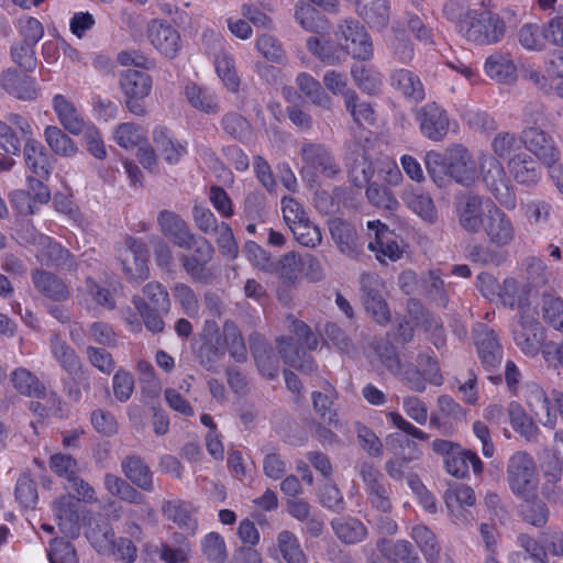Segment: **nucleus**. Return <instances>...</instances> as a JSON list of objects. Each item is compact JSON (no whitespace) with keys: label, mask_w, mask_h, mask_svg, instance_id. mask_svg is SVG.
Listing matches in <instances>:
<instances>
[{"label":"nucleus","mask_w":563,"mask_h":563,"mask_svg":"<svg viewBox=\"0 0 563 563\" xmlns=\"http://www.w3.org/2000/svg\"><path fill=\"white\" fill-rule=\"evenodd\" d=\"M373 350L384 367L411 391L423 393L427 385L441 386L443 376L437 358L428 353L417 356V364H402L397 349L388 340H377Z\"/></svg>","instance_id":"nucleus-1"},{"label":"nucleus","mask_w":563,"mask_h":563,"mask_svg":"<svg viewBox=\"0 0 563 563\" xmlns=\"http://www.w3.org/2000/svg\"><path fill=\"white\" fill-rule=\"evenodd\" d=\"M424 165L433 183L442 188L451 179L463 187H472L479 178L477 163L472 153L462 144H454L442 154L429 151Z\"/></svg>","instance_id":"nucleus-2"},{"label":"nucleus","mask_w":563,"mask_h":563,"mask_svg":"<svg viewBox=\"0 0 563 563\" xmlns=\"http://www.w3.org/2000/svg\"><path fill=\"white\" fill-rule=\"evenodd\" d=\"M132 303L140 313L145 328L152 333L165 329L164 317L170 311L169 294L159 282H150L142 288L141 295L132 297Z\"/></svg>","instance_id":"nucleus-3"},{"label":"nucleus","mask_w":563,"mask_h":563,"mask_svg":"<svg viewBox=\"0 0 563 563\" xmlns=\"http://www.w3.org/2000/svg\"><path fill=\"white\" fill-rule=\"evenodd\" d=\"M459 33L477 45H492L500 42L506 33L504 19L487 10H466L459 23Z\"/></svg>","instance_id":"nucleus-4"},{"label":"nucleus","mask_w":563,"mask_h":563,"mask_svg":"<svg viewBox=\"0 0 563 563\" xmlns=\"http://www.w3.org/2000/svg\"><path fill=\"white\" fill-rule=\"evenodd\" d=\"M507 481L511 492L520 498H533L538 494V473L533 457L517 451L508 460Z\"/></svg>","instance_id":"nucleus-5"},{"label":"nucleus","mask_w":563,"mask_h":563,"mask_svg":"<svg viewBox=\"0 0 563 563\" xmlns=\"http://www.w3.org/2000/svg\"><path fill=\"white\" fill-rule=\"evenodd\" d=\"M481 176L487 190L500 206L511 210L516 207V195L503 164L494 156L483 154L479 157Z\"/></svg>","instance_id":"nucleus-6"},{"label":"nucleus","mask_w":563,"mask_h":563,"mask_svg":"<svg viewBox=\"0 0 563 563\" xmlns=\"http://www.w3.org/2000/svg\"><path fill=\"white\" fill-rule=\"evenodd\" d=\"M475 346L481 365L488 373V379L494 384L503 382L501 374L497 373L504 357V350L496 332L485 324H477L474 329Z\"/></svg>","instance_id":"nucleus-7"},{"label":"nucleus","mask_w":563,"mask_h":563,"mask_svg":"<svg viewBox=\"0 0 563 563\" xmlns=\"http://www.w3.org/2000/svg\"><path fill=\"white\" fill-rule=\"evenodd\" d=\"M361 299L367 313L379 324L390 321V311L385 300V284L375 273H364L360 278Z\"/></svg>","instance_id":"nucleus-8"},{"label":"nucleus","mask_w":563,"mask_h":563,"mask_svg":"<svg viewBox=\"0 0 563 563\" xmlns=\"http://www.w3.org/2000/svg\"><path fill=\"white\" fill-rule=\"evenodd\" d=\"M358 475L364 483L371 507L384 515L391 512L390 487L386 485L382 472L372 463L362 462L358 465Z\"/></svg>","instance_id":"nucleus-9"},{"label":"nucleus","mask_w":563,"mask_h":563,"mask_svg":"<svg viewBox=\"0 0 563 563\" xmlns=\"http://www.w3.org/2000/svg\"><path fill=\"white\" fill-rule=\"evenodd\" d=\"M335 37L345 56L367 60L373 56V44L365 27L355 20H344L335 32Z\"/></svg>","instance_id":"nucleus-10"},{"label":"nucleus","mask_w":563,"mask_h":563,"mask_svg":"<svg viewBox=\"0 0 563 563\" xmlns=\"http://www.w3.org/2000/svg\"><path fill=\"white\" fill-rule=\"evenodd\" d=\"M489 198L475 192H467L456 203L459 225L470 234H478L487 219Z\"/></svg>","instance_id":"nucleus-11"},{"label":"nucleus","mask_w":563,"mask_h":563,"mask_svg":"<svg viewBox=\"0 0 563 563\" xmlns=\"http://www.w3.org/2000/svg\"><path fill=\"white\" fill-rule=\"evenodd\" d=\"M415 119L421 134L434 142L444 140L453 123L446 110L437 102H428L418 108L415 111Z\"/></svg>","instance_id":"nucleus-12"},{"label":"nucleus","mask_w":563,"mask_h":563,"mask_svg":"<svg viewBox=\"0 0 563 563\" xmlns=\"http://www.w3.org/2000/svg\"><path fill=\"white\" fill-rule=\"evenodd\" d=\"M482 232L485 233L489 244L495 247L510 245L517 235L511 218L495 202H488L487 219Z\"/></svg>","instance_id":"nucleus-13"},{"label":"nucleus","mask_w":563,"mask_h":563,"mask_svg":"<svg viewBox=\"0 0 563 563\" xmlns=\"http://www.w3.org/2000/svg\"><path fill=\"white\" fill-rule=\"evenodd\" d=\"M119 260L130 282L140 283L148 278L147 247L143 241L128 236L124 249L120 251Z\"/></svg>","instance_id":"nucleus-14"},{"label":"nucleus","mask_w":563,"mask_h":563,"mask_svg":"<svg viewBox=\"0 0 563 563\" xmlns=\"http://www.w3.org/2000/svg\"><path fill=\"white\" fill-rule=\"evenodd\" d=\"M514 341L522 353L529 356L538 354L543 341V328L534 318L531 309L523 310L512 328Z\"/></svg>","instance_id":"nucleus-15"},{"label":"nucleus","mask_w":563,"mask_h":563,"mask_svg":"<svg viewBox=\"0 0 563 563\" xmlns=\"http://www.w3.org/2000/svg\"><path fill=\"white\" fill-rule=\"evenodd\" d=\"M520 142L547 166L559 161L560 151L553 137L544 130L537 126L526 128L521 132Z\"/></svg>","instance_id":"nucleus-16"},{"label":"nucleus","mask_w":563,"mask_h":563,"mask_svg":"<svg viewBox=\"0 0 563 563\" xmlns=\"http://www.w3.org/2000/svg\"><path fill=\"white\" fill-rule=\"evenodd\" d=\"M445 506L456 525H466L474 517L467 507H472L476 503L474 490L464 484H457L449 487L444 493Z\"/></svg>","instance_id":"nucleus-17"},{"label":"nucleus","mask_w":563,"mask_h":563,"mask_svg":"<svg viewBox=\"0 0 563 563\" xmlns=\"http://www.w3.org/2000/svg\"><path fill=\"white\" fill-rule=\"evenodd\" d=\"M57 526L63 534L76 538L80 531L78 504L73 494L63 495L52 504Z\"/></svg>","instance_id":"nucleus-18"},{"label":"nucleus","mask_w":563,"mask_h":563,"mask_svg":"<svg viewBox=\"0 0 563 563\" xmlns=\"http://www.w3.org/2000/svg\"><path fill=\"white\" fill-rule=\"evenodd\" d=\"M367 227L369 230H375V240L369 242L368 249L375 252L376 258L380 263H385L386 260L396 262L401 257L402 250L387 225L379 221H369Z\"/></svg>","instance_id":"nucleus-19"},{"label":"nucleus","mask_w":563,"mask_h":563,"mask_svg":"<svg viewBox=\"0 0 563 563\" xmlns=\"http://www.w3.org/2000/svg\"><path fill=\"white\" fill-rule=\"evenodd\" d=\"M301 156L308 167L320 172L324 177L334 178L341 174V167L333 154L322 144L306 143Z\"/></svg>","instance_id":"nucleus-20"},{"label":"nucleus","mask_w":563,"mask_h":563,"mask_svg":"<svg viewBox=\"0 0 563 563\" xmlns=\"http://www.w3.org/2000/svg\"><path fill=\"white\" fill-rule=\"evenodd\" d=\"M147 35L152 45L167 58L173 59L178 55L181 40L176 29L154 20L148 25Z\"/></svg>","instance_id":"nucleus-21"},{"label":"nucleus","mask_w":563,"mask_h":563,"mask_svg":"<svg viewBox=\"0 0 563 563\" xmlns=\"http://www.w3.org/2000/svg\"><path fill=\"white\" fill-rule=\"evenodd\" d=\"M121 472L137 489L154 490V473L145 460L137 454H128L121 460Z\"/></svg>","instance_id":"nucleus-22"},{"label":"nucleus","mask_w":563,"mask_h":563,"mask_svg":"<svg viewBox=\"0 0 563 563\" xmlns=\"http://www.w3.org/2000/svg\"><path fill=\"white\" fill-rule=\"evenodd\" d=\"M523 398L530 411L539 419V421L548 428L553 429L556 417L551 412L550 398L536 383H527L523 386Z\"/></svg>","instance_id":"nucleus-23"},{"label":"nucleus","mask_w":563,"mask_h":563,"mask_svg":"<svg viewBox=\"0 0 563 563\" xmlns=\"http://www.w3.org/2000/svg\"><path fill=\"white\" fill-rule=\"evenodd\" d=\"M389 81L390 86L410 102L419 103L426 98L421 79L409 69H394L389 75Z\"/></svg>","instance_id":"nucleus-24"},{"label":"nucleus","mask_w":563,"mask_h":563,"mask_svg":"<svg viewBox=\"0 0 563 563\" xmlns=\"http://www.w3.org/2000/svg\"><path fill=\"white\" fill-rule=\"evenodd\" d=\"M278 353L283 357L284 362L291 367L301 371L305 374H311L316 371L317 365L310 354H308L300 344V346L294 343L291 336H282L277 339Z\"/></svg>","instance_id":"nucleus-25"},{"label":"nucleus","mask_w":563,"mask_h":563,"mask_svg":"<svg viewBox=\"0 0 563 563\" xmlns=\"http://www.w3.org/2000/svg\"><path fill=\"white\" fill-rule=\"evenodd\" d=\"M157 223L161 232L178 246H187V241L192 239V232L188 223L177 213L169 210H162L157 216Z\"/></svg>","instance_id":"nucleus-26"},{"label":"nucleus","mask_w":563,"mask_h":563,"mask_svg":"<svg viewBox=\"0 0 563 563\" xmlns=\"http://www.w3.org/2000/svg\"><path fill=\"white\" fill-rule=\"evenodd\" d=\"M195 512L194 505L181 499L166 500L162 505L164 517L191 534H195L198 527Z\"/></svg>","instance_id":"nucleus-27"},{"label":"nucleus","mask_w":563,"mask_h":563,"mask_svg":"<svg viewBox=\"0 0 563 563\" xmlns=\"http://www.w3.org/2000/svg\"><path fill=\"white\" fill-rule=\"evenodd\" d=\"M155 553L164 563H187L192 553V544L185 534L174 532L167 541L156 547Z\"/></svg>","instance_id":"nucleus-28"},{"label":"nucleus","mask_w":563,"mask_h":563,"mask_svg":"<svg viewBox=\"0 0 563 563\" xmlns=\"http://www.w3.org/2000/svg\"><path fill=\"white\" fill-rule=\"evenodd\" d=\"M31 278L35 289L51 300L64 301L70 296L65 282L51 272L34 269L31 273Z\"/></svg>","instance_id":"nucleus-29"},{"label":"nucleus","mask_w":563,"mask_h":563,"mask_svg":"<svg viewBox=\"0 0 563 563\" xmlns=\"http://www.w3.org/2000/svg\"><path fill=\"white\" fill-rule=\"evenodd\" d=\"M41 249L37 257L47 265L65 271L77 269V263L73 254L60 244L49 238L43 236L40 242Z\"/></svg>","instance_id":"nucleus-30"},{"label":"nucleus","mask_w":563,"mask_h":563,"mask_svg":"<svg viewBox=\"0 0 563 563\" xmlns=\"http://www.w3.org/2000/svg\"><path fill=\"white\" fill-rule=\"evenodd\" d=\"M330 527L334 536L346 545L361 543L368 534L366 526L352 516L335 517L330 521Z\"/></svg>","instance_id":"nucleus-31"},{"label":"nucleus","mask_w":563,"mask_h":563,"mask_svg":"<svg viewBox=\"0 0 563 563\" xmlns=\"http://www.w3.org/2000/svg\"><path fill=\"white\" fill-rule=\"evenodd\" d=\"M355 10L372 29L383 30L389 23V0H356Z\"/></svg>","instance_id":"nucleus-32"},{"label":"nucleus","mask_w":563,"mask_h":563,"mask_svg":"<svg viewBox=\"0 0 563 563\" xmlns=\"http://www.w3.org/2000/svg\"><path fill=\"white\" fill-rule=\"evenodd\" d=\"M331 238L338 250L347 256H354L358 253L357 231L353 224L340 218L329 221Z\"/></svg>","instance_id":"nucleus-33"},{"label":"nucleus","mask_w":563,"mask_h":563,"mask_svg":"<svg viewBox=\"0 0 563 563\" xmlns=\"http://www.w3.org/2000/svg\"><path fill=\"white\" fill-rule=\"evenodd\" d=\"M153 141L155 150L169 165L179 163L187 153V144L175 140L166 128L157 126L153 131Z\"/></svg>","instance_id":"nucleus-34"},{"label":"nucleus","mask_w":563,"mask_h":563,"mask_svg":"<svg viewBox=\"0 0 563 563\" xmlns=\"http://www.w3.org/2000/svg\"><path fill=\"white\" fill-rule=\"evenodd\" d=\"M119 85L125 98H146L152 90V78L145 71L126 69L120 74Z\"/></svg>","instance_id":"nucleus-35"},{"label":"nucleus","mask_w":563,"mask_h":563,"mask_svg":"<svg viewBox=\"0 0 563 563\" xmlns=\"http://www.w3.org/2000/svg\"><path fill=\"white\" fill-rule=\"evenodd\" d=\"M53 108L60 124L69 133L78 135L88 126L76 107L63 95L53 98Z\"/></svg>","instance_id":"nucleus-36"},{"label":"nucleus","mask_w":563,"mask_h":563,"mask_svg":"<svg viewBox=\"0 0 563 563\" xmlns=\"http://www.w3.org/2000/svg\"><path fill=\"white\" fill-rule=\"evenodd\" d=\"M508 416L511 428L515 432L519 433L526 441L537 443L540 437V429L533 421L525 408L517 401H511L508 405Z\"/></svg>","instance_id":"nucleus-37"},{"label":"nucleus","mask_w":563,"mask_h":563,"mask_svg":"<svg viewBox=\"0 0 563 563\" xmlns=\"http://www.w3.org/2000/svg\"><path fill=\"white\" fill-rule=\"evenodd\" d=\"M1 84L10 95L22 100H32L36 97L35 80L26 75H20L14 69H8L2 74Z\"/></svg>","instance_id":"nucleus-38"},{"label":"nucleus","mask_w":563,"mask_h":563,"mask_svg":"<svg viewBox=\"0 0 563 563\" xmlns=\"http://www.w3.org/2000/svg\"><path fill=\"white\" fill-rule=\"evenodd\" d=\"M296 85L312 104L327 111L332 110L333 101L331 97L313 76L308 73H300L296 78Z\"/></svg>","instance_id":"nucleus-39"},{"label":"nucleus","mask_w":563,"mask_h":563,"mask_svg":"<svg viewBox=\"0 0 563 563\" xmlns=\"http://www.w3.org/2000/svg\"><path fill=\"white\" fill-rule=\"evenodd\" d=\"M444 465L448 473L457 478L467 476L470 466H472L475 473H481L483 470V463L476 453L462 449L450 455V457H444Z\"/></svg>","instance_id":"nucleus-40"},{"label":"nucleus","mask_w":563,"mask_h":563,"mask_svg":"<svg viewBox=\"0 0 563 563\" xmlns=\"http://www.w3.org/2000/svg\"><path fill=\"white\" fill-rule=\"evenodd\" d=\"M184 93L188 103L198 111L216 114L220 110L217 96L206 87L189 82L186 85Z\"/></svg>","instance_id":"nucleus-41"},{"label":"nucleus","mask_w":563,"mask_h":563,"mask_svg":"<svg viewBox=\"0 0 563 563\" xmlns=\"http://www.w3.org/2000/svg\"><path fill=\"white\" fill-rule=\"evenodd\" d=\"M23 155L25 165L35 177L47 178L51 172L48 156L45 153L44 146L33 140H27L24 143Z\"/></svg>","instance_id":"nucleus-42"},{"label":"nucleus","mask_w":563,"mask_h":563,"mask_svg":"<svg viewBox=\"0 0 563 563\" xmlns=\"http://www.w3.org/2000/svg\"><path fill=\"white\" fill-rule=\"evenodd\" d=\"M10 380L15 390L23 396L33 398L45 396L46 388L44 384L24 367L15 368L10 375Z\"/></svg>","instance_id":"nucleus-43"},{"label":"nucleus","mask_w":563,"mask_h":563,"mask_svg":"<svg viewBox=\"0 0 563 563\" xmlns=\"http://www.w3.org/2000/svg\"><path fill=\"white\" fill-rule=\"evenodd\" d=\"M106 489L123 501L133 505H141L144 501V495L139 492L126 478H122L112 473H107L103 477Z\"/></svg>","instance_id":"nucleus-44"},{"label":"nucleus","mask_w":563,"mask_h":563,"mask_svg":"<svg viewBox=\"0 0 563 563\" xmlns=\"http://www.w3.org/2000/svg\"><path fill=\"white\" fill-rule=\"evenodd\" d=\"M406 206L429 223L435 222L438 214L434 202L429 194L421 190L409 189L404 192Z\"/></svg>","instance_id":"nucleus-45"},{"label":"nucleus","mask_w":563,"mask_h":563,"mask_svg":"<svg viewBox=\"0 0 563 563\" xmlns=\"http://www.w3.org/2000/svg\"><path fill=\"white\" fill-rule=\"evenodd\" d=\"M508 167L515 179L520 184L531 185L539 179L537 163L528 154L515 155L508 162Z\"/></svg>","instance_id":"nucleus-46"},{"label":"nucleus","mask_w":563,"mask_h":563,"mask_svg":"<svg viewBox=\"0 0 563 563\" xmlns=\"http://www.w3.org/2000/svg\"><path fill=\"white\" fill-rule=\"evenodd\" d=\"M351 76L355 85L368 95L378 93L383 87V75L371 66L353 65Z\"/></svg>","instance_id":"nucleus-47"},{"label":"nucleus","mask_w":563,"mask_h":563,"mask_svg":"<svg viewBox=\"0 0 563 563\" xmlns=\"http://www.w3.org/2000/svg\"><path fill=\"white\" fill-rule=\"evenodd\" d=\"M485 71L492 79L507 82L515 78L516 66L508 54L494 53L485 62Z\"/></svg>","instance_id":"nucleus-48"},{"label":"nucleus","mask_w":563,"mask_h":563,"mask_svg":"<svg viewBox=\"0 0 563 563\" xmlns=\"http://www.w3.org/2000/svg\"><path fill=\"white\" fill-rule=\"evenodd\" d=\"M51 351L54 358L67 374H76L81 368V362L75 350L59 336L51 340Z\"/></svg>","instance_id":"nucleus-49"},{"label":"nucleus","mask_w":563,"mask_h":563,"mask_svg":"<svg viewBox=\"0 0 563 563\" xmlns=\"http://www.w3.org/2000/svg\"><path fill=\"white\" fill-rule=\"evenodd\" d=\"M251 351L261 374L268 379L275 378L278 373V358L272 347L263 341H256L252 343Z\"/></svg>","instance_id":"nucleus-50"},{"label":"nucleus","mask_w":563,"mask_h":563,"mask_svg":"<svg viewBox=\"0 0 563 563\" xmlns=\"http://www.w3.org/2000/svg\"><path fill=\"white\" fill-rule=\"evenodd\" d=\"M307 47L312 55L328 65H336L345 57L342 45L338 43V46H335L330 41L321 42L316 36H311L307 40Z\"/></svg>","instance_id":"nucleus-51"},{"label":"nucleus","mask_w":563,"mask_h":563,"mask_svg":"<svg viewBox=\"0 0 563 563\" xmlns=\"http://www.w3.org/2000/svg\"><path fill=\"white\" fill-rule=\"evenodd\" d=\"M499 297L504 306L511 309L517 308L519 314H521L523 310L530 309L527 303L525 286L515 278H506L504 280Z\"/></svg>","instance_id":"nucleus-52"},{"label":"nucleus","mask_w":563,"mask_h":563,"mask_svg":"<svg viewBox=\"0 0 563 563\" xmlns=\"http://www.w3.org/2000/svg\"><path fill=\"white\" fill-rule=\"evenodd\" d=\"M411 538L420 548L426 561L435 563L439 558L440 549L433 532L428 527L418 525L412 528Z\"/></svg>","instance_id":"nucleus-53"},{"label":"nucleus","mask_w":563,"mask_h":563,"mask_svg":"<svg viewBox=\"0 0 563 563\" xmlns=\"http://www.w3.org/2000/svg\"><path fill=\"white\" fill-rule=\"evenodd\" d=\"M44 136L47 145L57 155L70 157L78 151L73 140L57 126H47Z\"/></svg>","instance_id":"nucleus-54"},{"label":"nucleus","mask_w":563,"mask_h":563,"mask_svg":"<svg viewBox=\"0 0 563 563\" xmlns=\"http://www.w3.org/2000/svg\"><path fill=\"white\" fill-rule=\"evenodd\" d=\"M180 262L187 275L196 283L210 285L217 278L212 267L208 266V262L190 257L187 254L181 255Z\"/></svg>","instance_id":"nucleus-55"},{"label":"nucleus","mask_w":563,"mask_h":563,"mask_svg":"<svg viewBox=\"0 0 563 563\" xmlns=\"http://www.w3.org/2000/svg\"><path fill=\"white\" fill-rule=\"evenodd\" d=\"M277 542L278 549L287 563H307V556L292 532L288 530L279 532Z\"/></svg>","instance_id":"nucleus-56"},{"label":"nucleus","mask_w":563,"mask_h":563,"mask_svg":"<svg viewBox=\"0 0 563 563\" xmlns=\"http://www.w3.org/2000/svg\"><path fill=\"white\" fill-rule=\"evenodd\" d=\"M526 504L521 507L522 519L537 527H544L549 520V508L537 496L533 498H522Z\"/></svg>","instance_id":"nucleus-57"},{"label":"nucleus","mask_w":563,"mask_h":563,"mask_svg":"<svg viewBox=\"0 0 563 563\" xmlns=\"http://www.w3.org/2000/svg\"><path fill=\"white\" fill-rule=\"evenodd\" d=\"M544 321L558 331L563 332V299L552 294L542 296Z\"/></svg>","instance_id":"nucleus-58"},{"label":"nucleus","mask_w":563,"mask_h":563,"mask_svg":"<svg viewBox=\"0 0 563 563\" xmlns=\"http://www.w3.org/2000/svg\"><path fill=\"white\" fill-rule=\"evenodd\" d=\"M328 393L313 391L311 395L313 409L320 416L323 422L335 426L338 423L336 411L332 408L334 399V390L331 386Z\"/></svg>","instance_id":"nucleus-59"},{"label":"nucleus","mask_w":563,"mask_h":563,"mask_svg":"<svg viewBox=\"0 0 563 563\" xmlns=\"http://www.w3.org/2000/svg\"><path fill=\"white\" fill-rule=\"evenodd\" d=\"M201 552L212 563H223L228 556L224 539L217 532H210L203 537Z\"/></svg>","instance_id":"nucleus-60"},{"label":"nucleus","mask_w":563,"mask_h":563,"mask_svg":"<svg viewBox=\"0 0 563 563\" xmlns=\"http://www.w3.org/2000/svg\"><path fill=\"white\" fill-rule=\"evenodd\" d=\"M490 246L475 245L468 252V260L472 263L484 266H500L507 260V253Z\"/></svg>","instance_id":"nucleus-61"},{"label":"nucleus","mask_w":563,"mask_h":563,"mask_svg":"<svg viewBox=\"0 0 563 563\" xmlns=\"http://www.w3.org/2000/svg\"><path fill=\"white\" fill-rule=\"evenodd\" d=\"M117 144L124 148L139 147L146 141L141 126L134 123H121L114 130Z\"/></svg>","instance_id":"nucleus-62"},{"label":"nucleus","mask_w":563,"mask_h":563,"mask_svg":"<svg viewBox=\"0 0 563 563\" xmlns=\"http://www.w3.org/2000/svg\"><path fill=\"white\" fill-rule=\"evenodd\" d=\"M15 498L24 508L34 509L38 499L37 487L30 474H22L15 485Z\"/></svg>","instance_id":"nucleus-63"},{"label":"nucleus","mask_w":563,"mask_h":563,"mask_svg":"<svg viewBox=\"0 0 563 563\" xmlns=\"http://www.w3.org/2000/svg\"><path fill=\"white\" fill-rule=\"evenodd\" d=\"M48 560L49 563H78L74 545L58 538L49 541Z\"/></svg>","instance_id":"nucleus-64"}]
</instances>
